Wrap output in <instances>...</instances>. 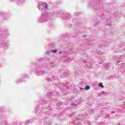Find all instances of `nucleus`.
<instances>
[{
	"mask_svg": "<svg viewBox=\"0 0 125 125\" xmlns=\"http://www.w3.org/2000/svg\"><path fill=\"white\" fill-rule=\"evenodd\" d=\"M90 87L89 86H85V88H84V89H85V90H88L89 89H90Z\"/></svg>",
	"mask_w": 125,
	"mask_h": 125,
	"instance_id": "1",
	"label": "nucleus"
},
{
	"mask_svg": "<svg viewBox=\"0 0 125 125\" xmlns=\"http://www.w3.org/2000/svg\"><path fill=\"white\" fill-rule=\"evenodd\" d=\"M99 86H100V87H102L103 88V87H104V86L103 85V84H102V83H99Z\"/></svg>",
	"mask_w": 125,
	"mask_h": 125,
	"instance_id": "2",
	"label": "nucleus"
},
{
	"mask_svg": "<svg viewBox=\"0 0 125 125\" xmlns=\"http://www.w3.org/2000/svg\"><path fill=\"white\" fill-rule=\"evenodd\" d=\"M57 51L56 50H51V52H53V53H55Z\"/></svg>",
	"mask_w": 125,
	"mask_h": 125,
	"instance_id": "3",
	"label": "nucleus"
},
{
	"mask_svg": "<svg viewBox=\"0 0 125 125\" xmlns=\"http://www.w3.org/2000/svg\"><path fill=\"white\" fill-rule=\"evenodd\" d=\"M73 104H71V106H73Z\"/></svg>",
	"mask_w": 125,
	"mask_h": 125,
	"instance_id": "4",
	"label": "nucleus"
},
{
	"mask_svg": "<svg viewBox=\"0 0 125 125\" xmlns=\"http://www.w3.org/2000/svg\"><path fill=\"white\" fill-rule=\"evenodd\" d=\"M81 89H83V88H81Z\"/></svg>",
	"mask_w": 125,
	"mask_h": 125,
	"instance_id": "5",
	"label": "nucleus"
}]
</instances>
